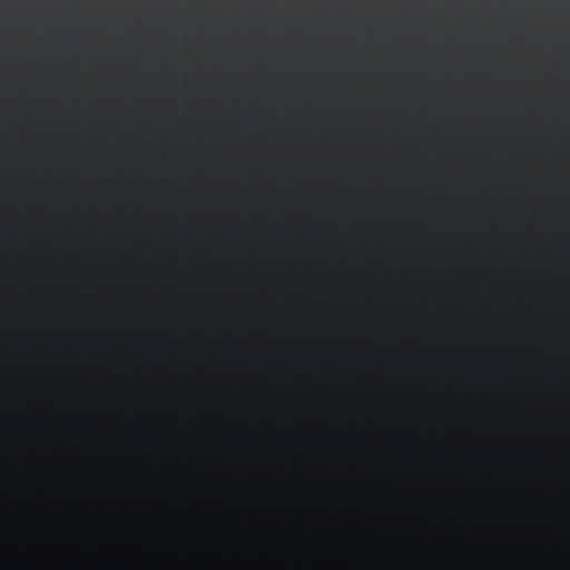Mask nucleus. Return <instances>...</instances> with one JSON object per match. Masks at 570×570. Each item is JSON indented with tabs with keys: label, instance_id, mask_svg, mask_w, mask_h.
I'll use <instances>...</instances> for the list:
<instances>
[{
	"label": "nucleus",
	"instance_id": "obj_1",
	"mask_svg": "<svg viewBox=\"0 0 570 570\" xmlns=\"http://www.w3.org/2000/svg\"><path fill=\"white\" fill-rule=\"evenodd\" d=\"M169 525L151 521H135L128 523V532L135 533H167ZM170 529H175L179 534H210L212 525L206 522H194L186 519H179L171 522Z\"/></svg>",
	"mask_w": 570,
	"mask_h": 570
}]
</instances>
